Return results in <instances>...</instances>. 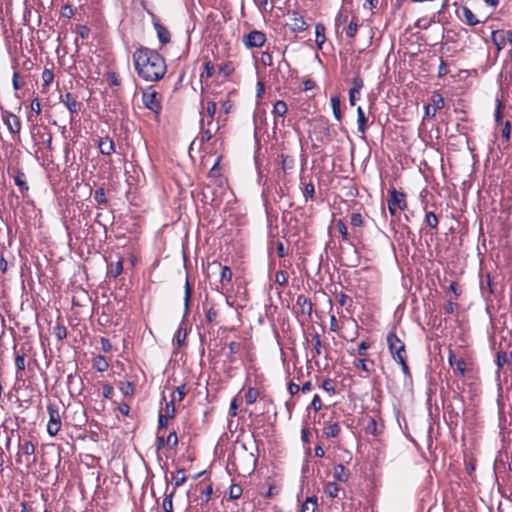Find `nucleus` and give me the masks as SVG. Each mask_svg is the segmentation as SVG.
Returning <instances> with one entry per match:
<instances>
[{"mask_svg":"<svg viewBox=\"0 0 512 512\" xmlns=\"http://www.w3.org/2000/svg\"><path fill=\"white\" fill-rule=\"evenodd\" d=\"M350 223L353 227H360L363 225V218L359 213H353L351 215Z\"/></svg>","mask_w":512,"mask_h":512,"instance_id":"58836bf2","label":"nucleus"},{"mask_svg":"<svg viewBox=\"0 0 512 512\" xmlns=\"http://www.w3.org/2000/svg\"><path fill=\"white\" fill-rule=\"evenodd\" d=\"M98 147L103 155H111L114 152V142L109 137L101 138L98 142Z\"/></svg>","mask_w":512,"mask_h":512,"instance_id":"9b49d317","label":"nucleus"},{"mask_svg":"<svg viewBox=\"0 0 512 512\" xmlns=\"http://www.w3.org/2000/svg\"><path fill=\"white\" fill-rule=\"evenodd\" d=\"M368 348L369 345L366 342H361L358 346V354L361 356H365Z\"/></svg>","mask_w":512,"mask_h":512,"instance_id":"69168bd1","label":"nucleus"},{"mask_svg":"<svg viewBox=\"0 0 512 512\" xmlns=\"http://www.w3.org/2000/svg\"><path fill=\"white\" fill-rule=\"evenodd\" d=\"M313 341H314L315 353H316V355H320L321 354V339H320V336L318 334H315L313 336Z\"/></svg>","mask_w":512,"mask_h":512,"instance_id":"3c124183","label":"nucleus"},{"mask_svg":"<svg viewBox=\"0 0 512 512\" xmlns=\"http://www.w3.org/2000/svg\"><path fill=\"white\" fill-rule=\"evenodd\" d=\"M331 106H332L334 117L336 118V120L340 121L342 118V114H341V109H340L341 100H340L339 96L335 95V96L331 97Z\"/></svg>","mask_w":512,"mask_h":512,"instance_id":"f3484780","label":"nucleus"},{"mask_svg":"<svg viewBox=\"0 0 512 512\" xmlns=\"http://www.w3.org/2000/svg\"><path fill=\"white\" fill-rule=\"evenodd\" d=\"M15 365L18 370H24L25 369V355L24 354H18L15 358Z\"/></svg>","mask_w":512,"mask_h":512,"instance_id":"09e8293b","label":"nucleus"},{"mask_svg":"<svg viewBox=\"0 0 512 512\" xmlns=\"http://www.w3.org/2000/svg\"><path fill=\"white\" fill-rule=\"evenodd\" d=\"M61 103L67 107L71 114L77 113L81 106L76 98L70 93H66L65 95L61 96Z\"/></svg>","mask_w":512,"mask_h":512,"instance_id":"1a4fd4ad","label":"nucleus"},{"mask_svg":"<svg viewBox=\"0 0 512 512\" xmlns=\"http://www.w3.org/2000/svg\"><path fill=\"white\" fill-rule=\"evenodd\" d=\"M120 389L125 395H132L134 392V388L130 382L121 383Z\"/></svg>","mask_w":512,"mask_h":512,"instance_id":"49530a36","label":"nucleus"},{"mask_svg":"<svg viewBox=\"0 0 512 512\" xmlns=\"http://www.w3.org/2000/svg\"><path fill=\"white\" fill-rule=\"evenodd\" d=\"M174 415H175V406H174V402H172V400H171L169 403H166L164 416H166V418H173Z\"/></svg>","mask_w":512,"mask_h":512,"instance_id":"c03bdc74","label":"nucleus"},{"mask_svg":"<svg viewBox=\"0 0 512 512\" xmlns=\"http://www.w3.org/2000/svg\"><path fill=\"white\" fill-rule=\"evenodd\" d=\"M258 396H259V392L257 389L249 388L245 394V400H246L247 404H253L256 402Z\"/></svg>","mask_w":512,"mask_h":512,"instance_id":"c85d7f7f","label":"nucleus"},{"mask_svg":"<svg viewBox=\"0 0 512 512\" xmlns=\"http://www.w3.org/2000/svg\"><path fill=\"white\" fill-rule=\"evenodd\" d=\"M233 71V68L230 64H223L219 67V72L222 73L224 76H229Z\"/></svg>","mask_w":512,"mask_h":512,"instance_id":"603ef678","label":"nucleus"},{"mask_svg":"<svg viewBox=\"0 0 512 512\" xmlns=\"http://www.w3.org/2000/svg\"><path fill=\"white\" fill-rule=\"evenodd\" d=\"M396 362H398L401 365V369H402L403 373L405 375L409 376L410 372H409L408 365L406 363V357L401 358V359L397 360Z\"/></svg>","mask_w":512,"mask_h":512,"instance_id":"bf43d9fd","label":"nucleus"},{"mask_svg":"<svg viewBox=\"0 0 512 512\" xmlns=\"http://www.w3.org/2000/svg\"><path fill=\"white\" fill-rule=\"evenodd\" d=\"M216 109H217V107H216V103L214 101H209L207 103L206 112H207V114H208V116L210 118L209 121L213 122V118H214V115L216 113Z\"/></svg>","mask_w":512,"mask_h":512,"instance_id":"ea45409f","label":"nucleus"},{"mask_svg":"<svg viewBox=\"0 0 512 512\" xmlns=\"http://www.w3.org/2000/svg\"><path fill=\"white\" fill-rule=\"evenodd\" d=\"M338 492H339V487L336 483L334 482H328L325 486H324V493L329 496L330 498H335L338 496Z\"/></svg>","mask_w":512,"mask_h":512,"instance_id":"4be33fe9","label":"nucleus"},{"mask_svg":"<svg viewBox=\"0 0 512 512\" xmlns=\"http://www.w3.org/2000/svg\"><path fill=\"white\" fill-rule=\"evenodd\" d=\"M387 344L391 356L395 361L406 357L405 344L398 338L395 332L391 331L388 333Z\"/></svg>","mask_w":512,"mask_h":512,"instance_id":"7ed1b4c3","label":"nucleus"},{"mask_svg":"<svg viewBox=\"0 0 512 512\" xmlns=\"http://www.w3.org/2000/svg\"><path fill=\"white\" fill-rule=\"evenodd\" d=\"M425 223L430 228H436L438 225V218L433 212L426 213Z\"/></svg>","mask_w":512,"mask_h":512,"instance_id":"7c9ffc66","label":"nucleus"},{"mask_svg":"<svg viewBox=\"0 0 512 512\" xmlns=\"http://www.w3.org/2000/svg\"><path fill=\"white\" fill-rule=\"evenodd\" d=\"M207 126L208 128L202 132V140L209 141L213 134L218 131L219 127L218 125H214L212 121H208Z\"/></svg>","mask_w":512,"mask_h":512,"instance_id":"aec40b11","label":"nucleus"},{"mask_svg":"<svg viewBox=\"0 0 512 512\" xmlns=\"http://www.w3.org/2000/svg\"><path fill=\"white\" fill-rule=\"evenodd\" d=\"M178 443V437L175 432L170 433L167 437L166 444L170 447L176 446Z\"/></svg>","mask_w":512,"mask_h":512,"instance_id":"8fccbe9b","label":"nucleus"},{"mask_svg":"<svg viewBox=\"0 0 512 512\" xmlns=\"http://www.w3.org/2000/svg\"><path fill=\"white\" fill-rule=\"evenodd\" d=\"M333 476L340 482H346L349 479L350 473L342 464H338L333 469Z\"/></svg>","mask_w":512,"mask_h":512,"instance_id":"ddd939ff","label":"nucleus"},{"mask_svg":"<svg viewBox=\"0 0 512 512\" xmlns=\"http://www.w3.org/2000/svg\"><path fill=\"white\" fill-rule=\"evenodd\" d=\"M221 271H220V279L221 282H230L232 279V272L231 269L228 266H221L219 265Z\"/></svg>","mask_w":512,"mask_h":512,"instance_id":"cd10ccee","label":"nucleus"},{"mask_svg":"<svg viewBox=\"0 0 512 512\" xmlns=\"http://www.w3.org/2000/svg\"><path fill=\"white\" fill-rule=\"evenodd\" d=\"M232 108H233V103L230 100H227L222 103L221 110L223 111V113H225V114L230 113Z\"/></svg>","mask_w":512,"mask_h":512,"instance_id":"052dcab7","label":"nucleus"},{"mask_svg":"<svg viewBox=\"0 0 512 512\" xmlns=\"http://www.w3.org/2000/svg\"><path fill=\"white\" fill-rule=\"evenodd\" d=\"M390 197L387 200L388 209L392 215L398 210H405L407 207L405 194L398 192L396 189L390 190Z\"/></svg>","mask_w":512,"mask_h":512,"instance_id":"20e7f679","label":"nucleus"},{"mask_svg":"<svg viewBox=\"0 0 512 512\" xmlns=\"http://www.w3.org/2000/svg\"><path fill=\"white\" fill-rule=\"evenodd\" d=\"M357 123L358 131L361 133H365L367 119L365 117L363 109L360 106L357 108Z\"/></svg>","mask_w":512,"mask_h":512,"instance_id":"6ab92c4d","label":"nucleus"},{"mask_svg":"<svg viewBox=\"0 0 512 512\" xmlns=\"http://www.w3.org/2000/svg\"><path fill=\"white\" fill-rule=\"evenodd\" d=\"M154 28L157 32L159 41L162 44H167L170 41V32L159 23H155Z\"/></svg>","mask_w":512,"mask_h":512,"instance_id":"4468645a","label":"nucleus"},{"mask_svg":"<svg viewBox=\"0 0 512 512\" xmlns=\"http://www.w3.org/2000/svg\"><path fill=\"white\" fill-rule=\"evenodd\" d=\"M300 387L296 383L290 382L288 384V391L291 395H295L299 392Z\"/></svg>","mask_w":512,"mask_h":512,"instance_id":"e2e57ef3","label":"nucleus"},{"mask_svg":"<svg viewBox=\"0 0 512 512\" xmlns=\"http://www.w3.org/2000/svg\"><path fill=\"white\" fill-rule=\"evenodd\" d=\"M348 16L343 11H340L336 17V26H340L347 22Z\"/></svg>","mask_w":512,"mask_h":512,"instance_id":"5fc2aeb1","label":"nucleus"},{"mask_svg":"<svg viewBox=\"0 0 512 512\" xmlns=\"http://www.w3.org/2000/svg\"><path fill=\"white\" fill-rule=\"evenodd\" d=\"M123 270L122 261H117L115 264H111L109 273L113 277H117Z\"/></svg>","mask_w":512,"mask_h":512,"instance_id":"c9c22d12","label":"nucleus"},{"mask_svg":"<svg viewBox=\"0 0 512 512\" xmlns=\"http://www.w3.org/2000/svg\"><path fill=\"white\" fill-rule=\"evenodd\" d=\"M191 294H192V288H191V286L189 284L188 278H186L185 297H184V302H185L186 309L189 306V301H190V298H191Z\"/></svg>","mask_w":512,"mask_h":512,"instance_id":"79ce46f5","label":"nucleus"},{"mask_svg":"<svg viewBox=\"0 0 512 512\" xmlns=\"http://www.w3.org/2000/svg\"><path fill=\"white\" fill-rule=\"evenodd\" d=\"M287 104L282 101V100H278L275 104H274V107H273V114L276 115V116H284L286 113H287Z\"/></svg>","mask_w":512,"mask_h":512,"instance_id":"5701e85b","label":"nucleus"},{"mask_svg":"<svg viewBox=\"0 0 512 512\" xmlns=\"http://www.w3.org/2000/svg\"><path fill=\"white\" fill-rule=\"evenodd\" d=\"M237 409H238L237 401H236V399H233L231 404H230L229 414L231 416H236L237 415Z\"/></svg>","mask_w":512,"mask_h":512,"instance_id":"338daca9","label":"nucleus"},{"mask_svg":"<svg viewBox=\"0 0 512 512\" xmlns=\"http://www.w3.org/2000/svg\"><path fill=\"white\" fill-rule=\"evenodd\" d=\"M357 30H358V23H357V19H353L350 21L347 29H346V35L350 38H353L356 33H357Z\"/></svg>","mask_w":512,"mask_h":512,"instance_id":"72a5a7b5","label":"nucleus"},{"mask_svg":"<svg viewBox=\"0 0 512 512\" xmlns=\"http://www.w3.org/2000/svg\"><path fill=\"white\" fill-rule=\"evenodd\" d=\"M15 184L20 188L21 191H27L28 185L25 180V175L22 172L17 173L14 177Z\"/></svg>","mask_w":512,"mask_h":512,"instance_id":"a878e982","label":"nucleus"},{"mask_svg":"<svg viewBox=\"0 0 512 512\" xmlns=\"http://www.w3.org/2000/svg\"><path fill=\"white\" fill-rule=\"evenodd\" d=\"M242 494V488L239 485H232L230 487V497L232 499H238Z\"/></svg>","mask_w":512,"mask_h":512,"instance_id":"a18cd8bd","label":"nucleus"},{"mask_svg":"<svg viewBox=\"0 0 512 512\" xmlns=\"http://www.w3.org/2000/svg\"><path fill=\"white\" fill-rule=\"evenodd\" d=\"M316 43L319 47L325 42V27L322 24L316 25Z\"/></svg>","mask_w":512,"mask_h":512,"instance_id":"393cba45","label":"nucleus"},{"mask_svg":"<svg viewBox=\"0 0 512 512\" xmlns=\"http://www.w3.org/2000/svg\"><path fill=\"white\" fill-rule=\"evenodd\" d=\"M352 88L349 90V103L351 106H354L357 100V95L360 94L361 89L363 88V80L356 76L352 81Z\"/></svg>","mask_w":512,"mask_h":512,"instance_id":"6e6552de","label":"nucleus"},{"mask_svg":"<svg viewBox=\"0 0 512 512\" xmlns=\"http://www.w3.org/2000/svg\"><path fill=\"white\" fill-rule=\"evenodd\" d=\"M510 133H511V126H510V123H509V122H506L505 127H504V128H503V130H502V136H503L506 140H509V138H510Z\"/></svg>","mask_w":512,"mask_h":512,"instance_id":"0e129e2a","label":"nucleus"},{"mask_svg":"<svg viewBox=\"0 0 512 512\" xmlns=\"http://www.w3.org/2000/svg\"><path fill=\"white\" fill-rule=\"evenodd\" d=\"M56 330V336L58 337V339H63L66 337L67 335V332H66V328L63 327V326H57L55 328Z\"/></svg>","mask_w":512,"mask_h":512,"instance_id":"680f3d73","label":"nucleus"},{"mask_svg":"<svg viewBox=\"0 0 512 512\" xmlns=\"http://www.w3.org/2000/svg\"><path fill=\"white\" fill-rule=\"evenodd\" d=\"M335 225H336L343 241L349 242V234H348V230H347V227L344 224V222L342 220H338V221H336Z\"/></svg>","mask_w":512,"mask_h":512,"instance_id":"bb28decb","label":"nucleus"},{"mask_svg":"<svg viewBox=\"0 0 512 512\" xmlns=\"http://www.w3.org/2000/svg\"><path fill=\"white\" fill-rule=\"evenodd\" d=\"M30 107H31V110L33 112H35L37 115L40 114V112H41V104H40L39 99H37V98L33 99L32 102H31Z\"/></svg>","mask_w":512,"mask_h":512,"instance_id":"6e6d98bb","label":"nucleus"},{"mask_svg":"<svg viewBox=\"0 0 512 512\" xmlns=\"http://www.w3.org/2000/svg\"><path fill=\"white\" fill-rule=\"evenodd\" d=\"M317 508L316 497H308L302 505V512H315Z\"/></svg>","mask_w":512,"mask_h":512,"instance_id":"412c9836","label":"nucleus"},{"mask_svg":"<svg viewBox=\"0 0 512 512\" xmlns=\"http://www.w3.org/2000/svg\"><path fill=\"white\" fill-rule=\"evenodd\" d=\"M314 193H315L314 185L312 183H307L305 185V189H304L305 196L313 197Z\"/></svg>","mask_w":512,"mask_h":512,"instance_id":"13d9d810","label":"nucleus"},{"mask_svg":"<svg viewBox=\"0 0 512 512\" xmlns=\"http://www.w3.org/2000/svg\"><path fill=\"white\" fill-rule=\"evenodd\" d=\"M314 86H315V82L311 79L305 80L303 82V90H305V91L313 89Z\"/></svg>","mask_w":512,"mask_h":512,"instance_id":"774afa93","label":"nucleus"},{"mask_svg":"<svg viewBox=\"0 0 512 512\" xmlns=\"http://www.w3.org/2000/svg\"><path fill=\"white\" fill-rule=\"evenodd\" d=\"M186 395L185 385L178 386L172 393V402H180Z\"/></svg>","mask_w":512,"mask_h":512,"instance_id":"b1692460","label":"nucleus"},{"mask_svg":"<svg viewBox=\"0 0 512 512\" xmlns=\"http://www.w3.org/2000/svg\"><path fill=\"white\" fill-rule=\"evenodd\" d=\"M275 281L279 285H285L288 281V277L284 271L280 270V271H277L275 274Z\"/></svg>","mask_w":512,"mask_h":512,"instance_id":"a19ab883","label":"nucleus"},{"mask_svg":"<svg viewBox=\"0 0 512 512\" xmlns=\"http://www.w3.org/2000/svg\"><path fill=\"white\" fill-rule=\"evenodd\" d=\"M290 21V27L293 31H304L306 29V22L298 13H293Z\"/></svg>","mask_w":512,"mask_h":512,"instance_id":"f8f14e48","label":"nucleus"},{"mask_svg":"<svg viewBox=\"0 0 512 512\" xmlns=\"http://www.w3.org/2000/svg\"><path fill=\"white\" fill-rule=\"evenodd\" d=\"M173 480L175 482V486L179 487L186 481L185 471L180 469L177 470L176 473L173 475Z\"/></svg>","mask_w":512,"mask_h":512,"instance_id":"473e14b6","label":"nucleus"},{"mask_svg":"<svg viewBox=\"0 0 512 512\" xmlns=\"http://www.w3.org/2000/svg\"><path fill=\"white\" fill-rule=\"evenodd\" d=\"M462 18L470 26H475L479 23L475 14L468 7H462Z\"/></svg>","mask_w":512,"mask_h":512,"instance_id":"dca6fc26","label":"nucleus"},{"mask_svg":"<svg viewBox=\"0 0 512 512\" xmlns=\"http://www.w3.org/2000/svg\"><path fill=\"white\" fill-rule=\"evenodd\" d=\"M94 367L98 371L103 372V371L107 370L108 363H107L106 359L103 356H98L97 358H95Z\"/></svg>","mask_w":512,"mask_h":512,"instance_id":"c756f323","label":"nucleus"},{"mask_svg":"<svg viewBox=\"0 0 512 512\" xmlns=\"http://www.w3.org/2000/svg\"><path fill=\"white\" fill-rule=\"evenodd\" d=\"M63 405L61 402H49L47 405V412L49 414V421L47 424V432L50 436H55L61 429V409Z\"/></svg>","mask_w":512,"mask_h":512,"instance_id":"f03ea898","label":"nucleus"},{"mask_svg":"<svg viewBox=\"0 0 512 512\" xmlns=\"http://www.w3.org/2000/svg\"><path fill=\"white\" fill-rule=\"evenodd\" d=\"M266 41L265 34L261 31H252L245 36L244 43L247 47H261Z\"/></svg>","mask_w":512,"mask_h":512,"instance_id":"423d86ee","label":"nucleus"},{"mask_svg":"<svg viewBox=\"0 0 512 512\" xmlns=\"http://www.w3.org/2000/svg\"><path fill=\"white\" fill-rule=\"evenodd\" d=\"M133 59L138 75L146 81H158L166 72L163 57L154 50L137 49L133 54Z\"/></svg>","mask_w":512,"mask_h":512,"instance_id":"f257e3e1","label":"nucleus"},{"mask_svg":"<svg viewBox=\"0 0 512 512\" xmlns=\"http://www.w3.org/2000/svg\"><path fill=\"white\" fill-rule=\"evenodd\" d=\"M94 198L98 203H104L106 201L104 190L103 189L96 190Z\"/></svg>","mask_w":512,"mask_h":512,"instance_id":"4d7b16f0","label":"nucleus"},{"mask_svg":"<svg viewBox=\"0 0 512 512\" xmlns=\"http://www.w3.org/2000/svg\"><path fill=\"white\" fill-rule=\"evenodd\" d=\"M322 388L328 393H335V384L332 379H325L322 383Z\"/></svg>","mask_w":512,"mask_h":512,"instance_id":"e433bc0d","label":"nucleus"},{"mask_svg":"<svg viewBox=\"0 0 512 512\" xmlns=\"http://www.w3.org/2000/svg\"><path fill=\"white\" fill-rule=\"evenodd\" d=\"M22 450L27 455H32L35 452V446L30 441H26L22 445Z\"/></svg>","mask_w":512,"mask_h":512,"instance_id":"de8ad7c7","label":"nucleus"},{"mask_svg":"<svg viewBox=\"0 0 512 512\" xmlns=\"http://www.w3.org/2000/svg\"><path fill=\"white\" fill-rule=\"evenodd\" d=\"M3 121L11 133H19L20 132L21 122L16 115H14L10 112H5V114L3 116Z\"/></svg>","mask_w":512,"mask_h":512,"instance_id":"0eeeda50","label":"nucleus"},{"mask_svg":"<svg viewBox=\"0 0 512 512\" xmlns=\"http://www.w3.org/2000/svg\"><path fill=\"white\" fill-rule=\"evenodd\" d=\"M218 316V310L215 309V307H210L209 309H207L206 311V319L208 322H213L216 320Z\"/></svg>","mask_w":512,"mask_h":512,"instance_id":"37998d69","label":"nucleus"},{"mask_svg":"<svg viewBox=\"0 0 512 512\" xmlns=\"http://www.w3.org/2000/svg\"><path fill=\"white\" fill-rule=\"evenodd\" d=\"M429 105L432 106L431 116H435L436 111L444 107V99L440 94L434 93L431 96V103Z\"/></svg>","mask_w":512,"mask_h":512,"instance_id":"2eb2a0df","label":"nucleus"},{"mask_svg":"<svg viewBox=\"0 0 512 512\" xmlns=\"http://www.w3.org/2000/svg\"><path fill=\"white\" fill-rule=\"evenodd\" d=\"M448 361L450 366L457 371L460 375H464L466 370V363L462 358H456L452 351H449Z\"/></svg>","mask_w":512,"mask_h":512,"instance_id":"9d476101","label":"nucleus"},{"mask_svg":"<svg viewBox=\"0 0 512 512\" xmlns=\"http://www.w3.org/2000/svg\"><path fill=\"white\" fill-rule=\"evenodd\" d=\"M143 103L146 108L151 111L158 112L160 110V100L158 93L153 89H147L142 95Z\"/></svg>","mask_w":512,"mask_h":512,"instance_id":"39448f33","label":"nucleus"},{"mask_svg":"<svg viewBox=\"0 0 512 512\" xmlns=\"http://www.w3.org/2000/svg\"><path fill=\"white\" fill-rule=\"evenodd\" d=\"M323 433L326 437H337L340 433V426L337 423L325 425Z\"/></svg>","mask_w":512,"mask_h":512,"instance_id":"a211bd4d","label":"nucleus"},{"mask_svg":"<svg viewBox=\"0 0 512 512\" xmlns=\"http://www.w3.org/2000/svg\"><path fill=\"white\" fill-rule=\"evenodd\" d=\"M54 80V74L50 69L45 68L42 72V81L44 86L50 85Z\"/></svg>","mask_w":512,"mask_h":512,"instance_id":"2f4dec72","label":"nucleus"},{"mask_svg":"<svg viewBox=\"0 0 512 512\" xmlns=\"http://www.w3.org/2000/svg\"><path fill=\"white\" fill-rule=\"evenodd\" d=\"M186 338V332L182 328H178L174 336V341L177 342L178 346H182Z\"/></svg>","mask_w":512,"mask_h":512,"instance_id":"4c0bfd02","label":"nucleus"},{"mask_svg":"<svg viewBox=\"0 0 512 512\" xmlns=\"http://www.w3.org/2000/svg\"><path fill=\"white\" fill-rule=\"evenodd\" d=\"M173 494H174V492H171L169 495H167L164 498V500L162 502V508L165 512H172V510H173V502H172Z\"/></svg>","mask_w":512,"mask_h":512,"instance_id":"f704fd0d","label":"nucleus"},{"mask_svg":"<svg viewBox=\"0 0 512 512\" xmlns=\"http://www.w3.org/2000/svg\"><path fill=\"white\" fill-rule=\"evenodd\" d=\"M311 407L315 410V411H319L322 407V403H321V399L318 395H315L312 399V402H311Z\"/></svg>","mask_w":512,"mask_h":512,"instance_id":"864d4df0","label":"nucleus"}]
</instances>
